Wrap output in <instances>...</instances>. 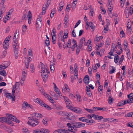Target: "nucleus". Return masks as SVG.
<instances>
[{"mask_svg": "<svg viewBox=\"0 0 133 133\" xmlns=\"http://www.w3.org/2000/svg\"><path fill=\"white\" fill-rule=\"evenodd\" d=\"M0 75L5 76L6 75V72L4 70L0 71Z\"/></svg>", "mask_w": 133, "mask_h": 133, "instance_id": "58836bf2", "label": "nucleus"}, {"mask_svg": "<svg viewBox=\"0 0 133 133\" xmlns=\"http://www.w3.org/2000/svg\"><path fill=\"white\" fill-rule=\"evenodd\" d=\"M127 117H133V112H131L128 113L126 115Z\"/></svg>", "mask_w": 133, "mask_h": 133, "instance_id": "603ef678", "label": "nucleus"}, {"mask_svg": "<svg viewBox=\"0 0 133 133\" xmlns=\"http://www.w3.org/2000/svg\"><path fill=\"white\" fill-rule=\"evenodd\" d=\"M27 70L23 69L22 72V75L21 78V81L23 82L24 81L26 78V73Z\"/></svg>", "mask_w": 133, "mask_h": 133, "instance_id": "9d476101", "label": "nucleus"}, {"mask_svg": "<svg viewBox=\"0 0 133 133\" xmlns=\"http://www.w3.org/2000/svg\"><path fill=\"white\" fill-rule=\"evenodd\" d=\"M40 133H48L49 130L45 129H39Z\"/></svg>", "mask_w": 133, "mask_h": 133, "instance_id": "aec40b11", "label": "nucleus"}, {"mask_svg": "<svg viewBox=\"0 0 133 133\" xmlns=\"http://www.w3.org/2000/svg\"><path fill=\"white\" fill-rule=\"evenodd\" d=\"M85 117H82L79 118V121H82V122H85Z\"/></svg>", "mask_w": 133, "mask_h": 133, "instance_id": "774afa93", "label": "nucleus"}, {"mask_svg": "<svg viewBox=\"0 0 133 133\" xmlns=\"http://www.w3.org/2000/svg\"><path fill=\"white\" fill-rule=\"evenodd\" d=\"M70 110L78 114H82L83 113L82 109L79 108L72 107Z\"/></svg>", "mask_w": 133, "mask_h": 133, "instance_id": "423d86ee", "label": "nucleus"}, {"mask_svg": "<svg viewBox=\"0 0 133 133\" xmlns=\"http://www.w3.org/2000/svg\"><path fill=\"white\" fill-rule=\"evenodd\" d=\"M106 108H100L98 107V110H102L103 111H105L106 110Z\"/></svg>", "mask_w": 133, "mask_h": 133, "instance_id": "bf43d9fd", "label": "nucleus"}, {"mask_svg": "<svg viewBox=\"0 0 133 133\" xmlns=\"http://www.w3.org/2000/svg\"><path fill=\"white\" fill-rule=\"evenodd\" d=\"M85 42V39L84 37H83L81 38L79 43V47L82 48L83 43L84 42Z\"/></svg>", "mask_w": 133, "mask_h": 133, "instance_id": "dca6fc26", "label": "nucleus"}, {"mask_svg": "<svg viewBox=\"0 0 133 133\" xmlns=\"http://www.w3.org/2000/svg\"><path fill=\"white\" fill-rule=\"evenodd\" d=\"M12 96L11 93H6L5 94V97L7 98L12 99V101H15V91L13 89L12 90Z\"/></svg>", "mask_w": 133, "mask_h": 133, "instance_id": "7ed1b4c3", "label": "nucleus"}, {"mask_svg": "<svg viewBox=\"0 0 133 133\" xmlns=\"http://www.w3.org/2000/svg\"><path fill=\"white\" fill-rule=\"evenodd\" d=\"M71 40L70 39H69L68 42V43L69 44L68 45H67V47L68 48H70L71 46Z\"/></svg>", "mask_w": 133, "mask_h": 133, "instance_id": "680f3d73", "label": "nucleus"}, {"mask_svg": "<svg viewBox=\"0 0 133 133\" xmlns=\"http://www.w3.org/2000/svg\"><path fill=\"white\" fill-rule=\"evenodd\" d=\"M64 86L65 87V88L66 89V90H67L68 92L69 91L70 89L69 88L67 84H64Z\"/></svg>", "mask_w": 133, "mask_h": 133, "instance_id": "338daca9", "label": "nucleus"}, {"mask_svg": "<svg viewBox=\"0 0 133 133\" xmlns=\"http://www.w3.org/2000/svg\"><path fill=\"white\" fill-rule=\"evenodd\" d=\"M111 51L113 52L116 51V52L117 51H118V49L117 48V46L115 44H113L111 46Z\"/></svg>", "mask_w": 133, "mask_h": 133, "instance_id": "6ab92c4d", "label": "nucleus"}, {"mask_svg": "<svg viewBox=\"0 0 133 133\" xmlns=\"http://www.w3.org/2000/svg\"><path fill=\"white\" fill-rule=\"evenodd\" d=\"M8 65H6V63L4 62L3 63L0 65V70L4 69L8 66Z\"/></svg>", "mask_w": 133, "mask_h": 133, "instance_id": "f3484780", "label": "nucleus"}, {"mask_svg": "<svg viewBox=\"0 0 133 133\" xmlns=\"http://www.w3.org/2000/svg\"><path fill=\"white\" fill-rule=\"evenodd\" d=\"M103 37L102 36H96L94 40L95 41H96L97 42H98L100 39H102L103 38Z\"/></svg>", "mask_w": 133, "mask_h": 133, "instance_id": "bb28decb", "label": "nucleus"}, {"mask_svg": "<svg viewBox=\"0 0 133 133\" xmlns=\"http://www.w3.org/2000/svg\"><path fill=\"white\" fill-rule=\"evenodd\" d=\"M11 37V36L10 35L6 37L3 42V48L5 50L7 49L9 47V41L10 40V38Z\"/></svg>", "mask_w": 133, "mask_h": 133, "instance_id": "20e7f679", "label": "nucleus"}, {"mask_svg": "<svg viewBox=\"0 0 133 133\" xmlns=\"http://www.w3.org/2000/svg\"><path fill=\"white\" fill-rule=\"evenodd\" d=\"M127 52V57L128 59H130L131 58V57L130 56V50L128 49Z\"/></svg>", "mask_w": 133, "mask_h": 133, "instance_id": "5fc2aeb1", "label": "nucleus"}, {"mask_svg": "<svg viewBox=\"0 0 133 133\" xmlns=\"http://www.w3.org/2000/svg\"><path fill=\"white\" fill-rule=\"evenodd\" d=\"M63 100L65 102L66 106V107L67 108L70 109L72 107V104L71 101H70L69 99L66 96H64L63 97Z\"/></svg>", "mask_w": 133, "mask_h": 133, "instance_id": "f03ea898", "label": "nucleus"}, {"mask_svg": "<svg viewBox=\"0 0 133 133\" xmlns=\"http://www.w3.org/2000/svg\"><path fill=\"white\" fill-rule=\"evenodd\" d=\"M2 123L3 122H5L6 123H9L11 124L12 122L10 121L9 119L5 117H3Z\"/></svg>", "mask_w": 133, "mask_h": 133, "instance_id": "a878e982", "label": "nucleus"}, {"mask_svg": "<svg viewBox=\"0 0 133 133\" xmlns=\"http://www.w3.org/2000/svg\"><path fill=\"white\" fill-rule=\"evenodd\" d=\"M43 95L45 97H46L48 99H49L50 97H51L48 94L45 93H43Z\"/></svg>", "mask_w": 133, "mask_h": 133, "instance_id": "6e6d98bb", "label": "nucleus"}, {"mask_svg": "<svg viewBox=\"0 0 133 133\" xmlns=\"http://www.w3.org/2000/svg\"><path fill=\"white\" fill-rule=\"evenodd\" d=\"M15 54V57L16 59H17L18 56V49H13Z\"/></svg>", "mask_w": 133, "mask_h": 133, "instance_id": "2f4dec72", "label": "nucleus"}, {"mask_svg": "<svg viewBox=\"0 0 133 133\" xmlns=\"http://www.w3.org/2000/svg\"><path fill=\"white\" fill-rule=\"evenodd\" d=\"M8 116H9L10 117L9 118L10 119L12 120L13 121H15V120H16V119L17 118L16 117L12 116L11 114H9L8 115Z\"/></svg>", "mask_w": 133, "mask_h": 133, "instance_id": "c9c22d12", "label": "nucleus"}, {"mask_svg": "<svg viewBox=\"0 0 133 133\" xmlns=\"http://www.w3.org/2000/svg\"><path fill=\"white\" fill-rule=\"evenodd\" d=\"M86 93L87 95L89 97H90L92 94L91 92L90 91V89L89 87L88 86L86 87Z\"/></svg>", "mask_w": 133, "mask_h": 133, "instance_id": "2eb2a0df", "label": "nucleus"}, {"mask_svg": "<svg viewBox=\"0 0 133 133\" xmlns=\"http://www.w3.org/2000/svg\"><path fill=\"white\" fill-rule=\"evenodd\" d=\"M68 130L69 131L73 133H75L77 131V129H76L75 125H74L69 127L68 128Z\"/></svg>", "mask_w": 133, "mask_h": 133, "instance_id": "0eeeda50", "label": "nucleus"}, {"mask_svg": "<svg viewBox=\"0 0 133 133\" xmlns=\"http://www.w3.org/2000/svg\"><path fill=\"white\" fill-rule=\"evenodd\" d=\"M111 67L112 69H111L109 73L110 74H111L115 72L116 69L114 68V67L113 66H111Z\"/></svg>", "mask_w": 133, "mask_h": 133, "instance_id": "a19ab883", "label": "nucleus"}, {"mask_svg": "<svg viewBox=\"0 0 133 133\" xmlns=\"http://www.w3.org/2000/svg\"><path fill=\"white\" fill-rule=\"evenodd\" d=\"M14 9L13 8H12L10 9L9 10V11L7 13V15H10L14 11Z\"/></svg>", "mask_w": 133, "mask_h": 133, "instance_id": "4d7b16f0", "label": "nucleus"}, {"mask_svg": "<svg viewBox=\"0 0 133 133\" xmlns=\"http://www.w3.org/2000/svg\"><path fill=\"white\" fill-rule=\"evenodd\" d=\"M113 99L112 98L111 96H109L108 99L109 103L110 104H111L112 102Z\"/></svg>", "mask_w": 133, "mask_h": 133, "instance_id": "09e8293b", "label": "nucleus"}, {"mask_svg": "<svg viewBox=\"0 0 133 133\" xmlns=\"http://www.w3.org/2000/svg\"><path fill=\"white\" fill-rule=\"evenodd\" d=\"M60 114H61L62 115H64L65 116H66V117L67 116L68 113L64 112H60Z\"/></svg>", "mask_w": 133, "mask_h": 133, "instance_id": "13d9d810", "label": "nucleus"}, {"mask_svg": "<svg viewBox=\"0 0 133 133\" xmlns=\"http://www.w3.org/2000/svg\"><path fill=\"white\" fill-rule=\"evenodd\" d=\"M74 117V116L72 114L69 113L68 114L67 117H66V118L68 119L72 120Z\"/></svg>", "mask_w": 133, "mask_h": 133, "instance_id": "b1692460", "label": "nucleus"}, {"mask_svg": "<svg viewBox=\"0 0 133 133\" xmlns=\"http://www.w3.org/2000/svg\"><path fill=\"white\" fill-rule=\"evenodd\" d=\"M36 114H32L31 116L29 118V121L28 124L32 127H35L39 123L38 119H36L35 116Z\"/></svg>", "mask_w": 133, "mask_h": 133, "instance_id": "f257e3e1", "label": "nucleus"}, {"mask_svg": "<svg viewBox=\"0 0 133 133\" xmlns=\"http://www.w3.org/2000/svg\"><path fill=\"white\" fill-rule=\"evenodd\" d=\"M124 59V57L123 55H122L120 58V60L119 62V64H121L123 62V61Z\"/></svg>", "mask_w": 133, "mask_h": 133, "instance_id": "a18cd8bd", "label": "nucleus"}, {"mask_svg": "<svg viewBox=\"0 0 133 133\" xmlns=\"http://www.w3.org/2000/svg\"><path fill=\"white\" fill-rule=\"evenodd\" d=\"M125 34L124 31L122 30L120 32V36L121 37H123L125 36Z\"/></svg>", "mask_w": 133, "mask_h": 133, "instance_id": "864d4df0", "label": "nucleus"}, {"mask_svg": "<svg viewBox=\"0 0 133 133\" xmlns=\"http://www.w3.org/2000/svg\"><path fill=\"white\" fill-rule=\"evenodd\" d=\"M111 42V41L110 39L109 38H108L106 40L105 45V46L108 48L110 45V44Z\"/></svg>", "mask_w": 133, "mask_h": 133, "instance_id": "a211bd4d", "label": "nucleus"}, {"mask_svg": "<svg viewBox=\"0 0 133 133\" xmlns=\"http://www.w3.org/2000/svg\"><path fill=\"white\" fill-rule=\"evenodd\" d=\"M84 109L85 110H86L88 111V112H89L90 113H93L94 110L93 109H88L87 108H85Z\"/></svg>", "mask_w": 133, "mask_h": 133, "instance_id": "49530a36", "label": "nucleus"}, {"mask_svg": "<svg viewBox=\"0 0 133 133\" xmlns=\"http://www.w3.org/2000/svg\"><path fill=\"white\" fill-rule=\"evenodd\" d=\"M88 24L89 25V26L92 29H95V26L92 22H88Z\"/></svg>", "mask_w": 133, "mask_h": 133, "instance_id": "7c9ffc66", "label": "nucleus"}, {"mask_svg": "<svg viewBox=\"0 0 133 133\" xmlns=\"http://www.w3.org/2000/svg\"><path fill=\"white\" fill-rule=\"evenodd\" d=\"M28 103L27 102H24L22 105V108L23 109H26L27 108Z\"/></svg>", "mask_w": 133, "mask_h": 133, "instance_id": "393cba45", "label": "nucleus"}, {"mask_svg": "<svg viewBox=\"0 0 133 133\" xmlns=\"http://www.w3.org/2000/svg\"><path fill=\"white\" fill-rule=\"evenodd\" d=\"M52 94L53 95V97L54 99L56 100L58 99V97H57V96L56 95V94L54 92H52Z\"/></svg>", "mask_w": 133, "mask_h": 133, "instance_id": "de8ad7c7", "label": "nucleus"}, {"mask_svg": "<svg viewBox=\"0 0 133 133\" xmlns=\"http://www.w3.org/2000/svg\"><path fill=\"white\" fill-rule=\"evenodd\" d=\"M98 115H96L94 114H92V117H94V118L95 120H98Z\"/></svg>", "mask_w": 133, "mask_h": 133, "instance_id": "e2e57ef3", "label": "nucleus"}, {"mask_svg": "<svg viewBox=\"0 0 133 133\" xmlns=\"http://www.w3.org/2000/svg\"><path fill=\"white\" fill-rule=\"evenodd\" d=\"M119 59V56L117 54L115 55L114 58V61L116 63H117Z\"/></svg>", "mask_w": 133, "mask_h": 133, "instance_id": "c85d7f7f", "label": "nucleus"}, {"mask_svg": "<svg viewBox=\"0 0 133 133\" xmlns=\"http://www.w3.org/2000/svg\"><path fill=\"white\" fill-rule=\"evenodd\" d=\"M56 35H52V41L54 44L56 43Z\"/></svg>", "mask_w": 133, "mask_h": 133, "instance_id": "4c0bfd02", "label": "nucleus"}, {"mask_svg": "<svg viewBox=\"0 0 133 133\" xmlns=\"http://www.w3.org/2000/svg\"><path fill=\"white\" fill-rule=\"evenodd\" d=\"M87 19H86L85 20L86 26L85 27L86 29H88L89 26V25L88 24V21Z\"/></svg>", "mask_w": 133, "mask_h": 133, "instance_id": "69168bd1", "label": "nucleus"}, {"mask_svg": "<svg viewBox=\"0 0 133 133\" xmlns=\"http://www.w3.org/2000/svg\"><path fill=\"white\" fill-rule=\"evenodd\" d=\"M41 75L43 81L45 82L47 80V76L46 75H45L44 74L43 75V74H41Z\"/></svg>", "mask_w": 133, "mask_h": 133, "instance_id": "c03bdc74", "label": "nucleus"}, {"mask_svg": "<svg viewBox=\"0 0 133 133\" xmlns=\"http://www.w3.org/2000/svg\"><path fill=\"white\" fill-rule=\"evenodd\" d=\"M19 34H18L16 37V35H14L13 38V41H17L18 38L19 37Z\"/></svg>", "mask_w": 133, "mask_h": 133, "instance_id": "8fccbe9b", "label": "nucleus"}, {"mask_svg": "<svg viewBox=\"0 0 133 133\" xmlns=\"http://www.w3.org/2000/svg\"><path fill=\"white\" fill-rule=\"evenodd\" d=\"M59 133H68V131L64 129H58Z\"/></svg>", "mask_w": 133, "mask_h": 133, "instance_id": "e433bc0d", "label": "nucleus"}, {"mask_svg": "<svg viewBox=\"0 0 133 133\" xmlns=\"http://www.w3.org/2000/svg\"><path fill=\"white\" fill-rule=\"evenodd\" d=\"M31 15L30 11L29 10L28 12L27 15L28 19L29 24H30L31 23L32 17Z\"/></svg>", "mask_w": 133, "mask_h": 133, "instance_id": "ddd939ff", "label": "nucleus"}, {"mask_svg": "<svg viewBox=\"0 0 133 133\" xmlns=\"http://www.w3.org/2000/svg\"><path fill=\"white\" fill-rule=\"evenodd\" d=\"M68 30L66 29L65 30L64 32V33L63 36V38H66L68 37Z\"/></svg>", "mask_w": 133, "mask_h": 133, "instance_id": "c756f323", "label": "nucleus"}, {"mask_svg": "<svg viewBox=\"0 0 133 133\" xmlns=\"http://www.w3.org/2000/svg\"><path fill=\"white\" fill-rule=\"evenodd\" d=\"M51 2V0H48L47 1L46 4H43L42 9V15H43L45 14L48 7L49 6Z\"/></svg>", "mask_w": 133, "mask_h": 133, "instance_id": "39448f33", "label": "nucleus"}, {"mask_svg": "<svg viewBox=\"0 0 133 133\" xmlns=\"http://www.w3.org/2000/svg\"><path fill=\"white\" fill-rule=\"evenodd\" d=\"M85 126V124L81 122H79L76 124V125H75V127H76V129H77V128L84 127Z\"/></svg>", "mask_w": 133, "mask_h": 133, "instance_id": "4468645a", "label": "nucleus"}, {"mask_svg": "<svg viewBox=\"0 0 133 133\" xmlns=\"http://www.w3.org/2000/svg\"><path fill=\"white\" fill-rule=\"evenodd\" d=\"M23 131L24 133H29V131L28 129L26 128H24L23 129Z\"/></svg>", "mask_w": 133, "mask_h": 133, "instance_id": "0e129e2a", "label": "nucleus"}, {"mask_svg": "<svg viewBox=\"0 0 133 133\" xmlns=\"http://www.w3.org/2000/svg\"><path fill=\"white\" fill-rule=\"evenodd\" d=\"M103 90V87L99 84V86L98 87V91L100 92V94L102 95L103 94L102 91Z\"/></svg>", "mask_w": 133, "mask_h": 133, "instance_id": "473e14b6", "label": "nucleus"}, {"mask_svg": "<svg viewBox=\"0 0 133 133\" xmlns=\"http://www.w3.org/2000/svg\"><path fill=\"white\" fill-rule=\"evenodd\" d=\"M108 12L109 15H110L111 14V11L112 10L113 8L112 6H111V5H108Z\"/></svg>", "mask_w": 133, "mask_h": 133, "instance_id": "cd10ccee", "label": "nucleus"}, {"mask_svg": "<svg viewBox=\"0 0 133 133\" xmlns=\"http://www.w3.org/2000/svg\"><path fill=\"white\" fill-rule=\"evenodd\" d=\"M129 10L127 9H125L124 13L126 17L127 18H128L129 17Z\"/></svg>", "mask_w": 133, "mask_h": 133, "instance_id": "ea45409f", "label": "nucleus"}, {"mask_svg": "<svg viewBox=\"0 0 133 133\" xmlns=\"http://www.w3.org/2000/svg\"><path fill=\"white\" fill-rule=\"evenodd\" d=\"M13 41V43L12 45L13 49H18L19 48V45L17 41Z\"/></svg>", "mask_w": 133, "mask_h": 133, "instance_id": "f8f14e48", "label": "nucleus"}, {"mask_svg": "<svg viewBox=\"0 0 133 133\" xmlns=\"http://www.w3.org/2000/svg\"><path fill=\"white\" fill-rule=\"evenodd\" d=\"M89 79V76L87 75H86L83 79L84 82L85 84H88Z\"/></svg>", "mask_w": 133, "mask_h": 133, "instance_id": "5701e85b", "label": "nucleus"}, {"mask_svg": "<svg viewBox=\"0 0 133 133\" xmlns=\"http://www.w3.org/2000/svg\"><path fill=\"white\" fill-rule=\"evenodd\" d=\"M46 36V39L45 41V43L46 44V45L47 46H49V45L50 44V42L49 41V38L47 36Z\"/></svg>", "mask_w": 133, "mask_h": 133, "instance_id": "79ce46f5", "label": "nucleus"}, {"mask_svg": "<svg viewBox=\"0 0 133 133\" xmlns=\"http://www.w3.org/2000/svg\"><path fill=\"white\" fill-rule=\"evenodd\" d=\"M129 98L127 100L128 103H131L133 102V93H131L128 95Z\"/></svg>", "mask_w": 133, "mask_h": 133, "instance_id": "9b49d317", "label": "nucleus"}, {"mask_svg": "<svg viewBox=\"0 0 133 133\" xmlns=\"http://www.w3.org/2000/svg\"><path fill=\"white\" fill-rule=\"evenodd\" d=\"M22 31L23 32H25L26 30V26L25 25H24L22 26Z\"/></svg>", "mask_w": 133, "mask_h": 133, "instance_id": "052dcab7", "label": "nucleus"}, {"mask_svg": "<svg viewBox=\"0 0 133 133\" xmlns=\"http://www.w3.org/2000/svg\"><path fill=\"white\" fill-rule=\"evenodd\" d=\"M32 50L29 49L28 51V61L30 62L32 59Z\"/></svg>", "mask_w": 133, "mask_h": 133, "instance_id": "6e6552de", "label": "nucleus"}, {"mask_svg": "<svg viewBox=\"0 0 133 133\" xmlns=\"http://www.w3.org/2000/svg\"><path fill=\"white\" fill-rule=\"evenodd\" d=\"M117 46L118 49L119 50H118V51H117V52H116V53H117L118 54L120 55L121 54V53L123 52V50L121 45L118 46Z\"/></svg>", "mask_w": 133, "mask_h": 133, "instance_id": "412c9836", "label": "nucleus"}, {"mask_svg": "<svg viewBox=\"0 0 133 133\" xmlns=\"http://www.w3.org/2000/svg\"><path fill=\"white\" fill-rule=\"evenodd\" d=\"M82 48H80L79 47V46H77V48L76 49V53L77 55H78L80 52V50Z\"/></svg>", "mask_w": 133, "mask_h": 133, "instance_id": "3c124183", "label": "nucleus"}, {"mask_svg": "<svg viewBox=\"0 0 133 133\" xmlns=\"http://www.w3.org/2000/svg\"><path fill=\"white\" fill-rule=\"evenodd\" d=\"M114 19L115 22V24L116 25L118 23L119 21L118 17L117 16H116L114 17Z\"/></svg>", "mask_w": 133, "mask_h": 133, "instance_id": "37998d69", "label": "nucleus"}, {"mask_svg": "<svg viewBox=\"0 0 133 133\" xmlns=\"http://www.w3.org/2000/svg\"><path fill=\"white\" fill-rule=\"evenodd\" d=\"M54 90L56 93L57 94H58L59 96H62L61 95V94L60 91L59 89L58 88V87L55 89H54Z\"/></svg>", "mask_w": 133, "mask_h": 133, "instance_id": "72a5a7b5", "label": "nucleus"}, {"mask_svg": "<svg viewBox=\"0 0 133 133\" xmlns=\"http://www.w3.org/2000/svg\"><path fill=\"white\" fill-rule=\"evenodd\" d=\"M32 114H36L35 116L36 119H38V120L42 117V115L38 113H34Z\"/></svg>", "mask_w": 133, "mask_h": 133, "instance_id": "4be33fe9", "label": "nucleus"}, {"mask_svg": "<svg viewBox=\"0 0 133 133\" xmlns=\"http://www.w3.org/2000/svg\"><path fill=\"white\" fill-rule=\"evenodd\" d=\"M68 16H65L64 19V24L67 25L68 22Z\"/></svg>", "mask_w": 133, "mask_h": 133, "instance_id": "f704fd0d", "label": "nucleus"}, {"mask_svg": "<svg viewBox=\"0 0 133 133\" xmlns=\"http://www.w3.org/2000/svg\"><path fill=\"white\" fill-rule=\"evenodd\" d=\"M34 101L35 102H37L42 107H43L45 104L42 100L39 98L34 99Z\"/></svg>", "mask_w": 133, "mask_h": 133, "instance_id": "1a4fd4ad", "label": "nucleus"}]
</instances>
